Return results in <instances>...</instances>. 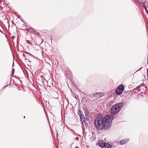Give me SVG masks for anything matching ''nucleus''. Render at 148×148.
Segmentation results:
<instances>
[{"mask_svg":"<svg viewBox=\"0 0 148 148\" xmlns=\"http://www.w3.org/2000/svg\"><path fill=\"white\" fill-rule=\"evenodd\" d=\"M123 103L122 102L116 103L113 105L111 109V113L112 114H117L123 107Z\"/></svg>","mask_w":148,"mask_h":148,"instance_id":"obj_2","label":"nucleus"},{"mask_svg":"<svg viewBox=\"0 0 148 148\" xmlns=\"http://www.w3.org/2000/svg\"><path fill=\"white\" fill-rule=\"evenodd\" d=\"M129 140V139H123L120 141V143L121 145H123L127 143Z\"/></svg>","mask_w":148,"mask_h":148,"instance_id":"obj_6","label":"nucleus"},{"mask_svg":"<svg viewBox=\"0 0 148 148\" xmlns=\"http://www.w3.org/2000/svg\"><path fill=\"white\" fill-rule=\"evenodd\" d=\"M113 117L112 114L111 115L107 114L105 116L103 117V118L107 119L106 121V123L107 124H108V127L111 124V122L113 120Z\"/></svg>","mask_w":148,"mask_h":148,"instance_id":"obj_3","label":"nucleus"},{"mask_svg":"<svg viewBox=\"0 0 148 148\" xmlns=\"http://www.w3.org/2000/svg\"><path fill=\"white\" fill-rule=\"evenodd\" d=\"M140 85L138 86L136 88L134 89V90H137V91H140V90H139V88H140Z\"/></svg>","mask_w":148,"mask_h":148,"instance_id":"obj_10","label":"nucleus"},{"mask_svg":"<svg viewBox=\"0 0 148 148\" xmlns=\"http://www.w3.org/2000/svg\"><path fill=\"white\" fill-rule=\"evenodd\" d=\"M106 143L102 140H100L98 142L99 146L102 148H105V145Z\"/></svg>","mask_w":148,"mask_h":148,"instance_id":"obj_5","label":"nucleus"},{"mask_svg":"<svg viewBox=\"0 0 148 148\" xmlns=\"http://www.w3.org/2000/svg\"><path fill=\"white\" fill-rule=\"evenodd\" d=\"M24 118H25V116H24Z\"/></svg>","mask_w":148,"mask_h":148,"instance_id":"obj_37","label":"nucleus"},{"mask_svg":"<svg viewBox=\"0 0 148 148\" xmlns=\"http://www.w3.org/2000/svg\"><path fill=\"white\" fill-rule=\"evenodd\" d=\"M85 124V125L86 127H87L88 126V123H87L86 122L84 123Z\"/></svg>","mask_w":148,"mask_h":148,"instance_id":"obj_16","label":"nucleus"},{"mask_svg":"<svg viewBox=\"0 0 148 148\" xmlns=\"http://www.w3.org/2000/svg\"><path fill=\"white\" fill-rule=\"evenodd\" d=\"M11 84V82H10V83H9V85H10Z\"/></svg>","mask_w":148,"mask_h":148,"instance_id":"obj_30","label":"nucleus"},{"mask_svg":"<svg viewBox=\"0 0 148 148\" xmlns=\"http://www.w3.org/2000/svg\"><path fill=\"white\" fill-rule=\"evenodd\" d=\"M100 97V96H99V97L98 96V97H97V98H98V97Z\"/></svg>","mask_w":148,"mask_h":148,"instance_id":"obj_32","label":"nucleus"},{"mask_svg":"<svg viewBox=\"0 0 148 148\" xmlns=\"http://www.w3.org/2000/svg\"><path fill=\"white\" fill-rule=\"evenodd\" d=\"M145 86V88L146 89L147 88V86Z\"/></svg>","mask_w":148,"mask_h":148,"instance_id":"obj_23","label":"nucleus"},{"mask_svg":"<svg viewBox=\"0 0 148 148\" xmlns=\"http://www.w3.org/2000/svg\"><path fill=\"white\" fill-rule=\"evenodd\" d=\"M124 89V86L122 84L119 85L116 89V94L118 95H120Z\"/></svg>","mask_w":148,"mask_h":148,"instance_id":"obj_4","label":"nucleus"},{"mask_svg":"<svg viewBox=\"0 0 148 148\" xmlns=\"http://www.w3.org/2000/svg\"><path fill=\"white\" fill-rule=\"evenodd\" d=\"M14 66V63H13L12 64V67H13V66Z\"/></svg>","mask_w":148,"mask_h":148,"instance_id":"obj_24","label":"nucleus"},{"mask_svg":"<svg viewBox=\"0 0 148 148\" xmlns=\"http://www.w3.org/2000/svg\"><path fill=\"white\" fill-rule=\"evenodd\" d=\"M97 95V93H96V94H95V96H96V95Z\"/></svg>","mask_w":148,"mask_h":148,"instance_id":"obj_29","label":"nucleus"},{"mask_svg":"<svg viewBox=\"0 0 148 148\" xmlns=\"http://www.w3.org/2000/svg\"><path fill=\"white\" fill-rule=\"evenodd\" d=\"M12 23L13 24V23L14 24V22H13V21H12Z\"/></svg>","mask_w":148,"mask_h":148,"instance_id":"obj_27","label":"nucleus"},{"mask_svg":"<svg viewBox=\"0 0 148 148\" xmlns=\"http://www.w3.org/2000/svg\"><path fill=\"white\" fill-rule=\"evenodd\" d=\"M80 118H83L84 116V114H82L80 115L79 116Z\"/></svg>","mask_w":148,"mask_h":148,"instance_id":"obj_19","label":"nucleus"},{"mask_svg":"<svg viewBox=\"0 0 148 148\" xmlns=\"http://www.w3.org/2000/svg\"><path fill=\"white\" fill-rule=\"evenodd\" d=\"M13 38H14V37H13V38L12 37V39H14Z\"/></svg>","mask_w":148,"mask_h":148,"instance_id":"obj_33","label":"nucleus"},{"mask_svg":"<svg viewBox=\"0 0 148 148\" xmlns=\"http://www.w3.org/2000/svg\"><path fill=\"white\" fill-rule=\"evenodd\" d=\"M14 69H12V74L11 75L12 76H13V75H14Z\"/></svg>","mask_w":148,"mask_h":148,"instance_id":"obj_14","label":"nucleus"},{"mask_svg":"<svg viewBox=\"0 0 148 148\" xmlns=\"http://www.w3.org/2000/svg\"><path fill=\"white\" fill-rule=\"evenodd\" d=\"M106 147L105 148H111L112 146L109 143H106L105 145Z\"/></svg>","mask_w":148,"mask_h":148,"instance_id":"obj_7","label":"nucleus"},{"mask_svg":"<svg viewBox=\"0 0 148 148\" xmlns=\"http://www.w3.org/2000/svg\"><path fill=\"white\" fill-rule=\"evenodd\" d=\"M54 93H55L56 94H57V92H56V91H55V92Z\"/></svg>","mask_w":148,"mask_h":148,"instance_id":"obj_25","label":"nucleus"},{"mask_svg":"<svg viewBox=\"0 0 148 148\" xmlns=\"http://www.w3.org/2000/svg\"><path fill=\"white\" fill-rule=\"evenodd\" d=\"M133 91L135 93H137V94H138L137 92L138 91H137V90H134V89L133 90Z\"/></svg>","mask_w":148,"mask_h":148,"instance_id":"obj_15","label":"nucleus"},{"mask_svg":"<svg viewBox=\"0 0 148 148\" xmlns=\"http://www.w3.org/2000/svg\"><path fill=\"white\" fill-rule=\"evenodd\" d=\"M44 78L42 76H41L38 79V80H39L40 82H42L43 81V79L42 78Z\"/></svg>","mask_w":148,"mask_h":148,"instance_id":"obj_12","label":"nucleus"},{"mask_svg":"<svg viewBox=\"0 0 148 148\" xmlns=\"http://www.w3.org/2000/svg\"><path fill=\"white\" fill-rule=\"evenodd\" d=\"M107 120V119L103 118L102 115L98 116L95 119L94 121L95 128L99 130L107 129L108 127V125L106 123Z\"/></svg>","mask_w":148,"mask_h":148,"instance_id":"obj_1","label":"nucleus"},{"mask_svg":"<svg viewBox=\"0 0 148 148\" xmlns=\"http://www.w3.org/2000/svg\"><path fill=\"white\" fill-rule=\"evenodd\" d=\"M143 68L142 67H141L137 71L140 70L142 68Z\"/></svg>","mask_w":148,"mask_h":148,"instance_id":"obj_21","label":"nucleus"},{"mask_svg":"<svg viewBox=\"0 0 148 148\" xmlns=\"http://www.w3.org/2000/svg\"><path fill=\"white\" fill-rule=\"evenodd\" d=\"M13 38H14V37H13V38L12 37V39H14Z\"/></svg>","mask_w":148,"mask_h":148,"instance_id":"obj_34","label":"nucleus"},{"mask_svg":"<svg viewBox=\"0 0 148 148\" xmlns=\"http://www.w3.org/2000/svg\"><path fill=\"white\" fill-rule=\"evenodd\" d=\"M141 96H142V97H143V95L142 94V95H141Z\"/></svg>","mask_w":148,"mask_h":148,"instance_id":"obj_31","label":"nucleus"},{"mask_svg":"<svg viewBox=\"0 0 148 148\" xmlns=\"http://www.w3.org/2000/svg\"><path fill=\"white\" fill-rule=\"evenodd\" d=\"M30 55H31V56H32L34 57L32 55V54H30Z\"/></svg>","mask_w":148,"mask_h":148,"instance_id":"obj_26","label":"nucleus"},{"mask_svg":"<svg viewBox=\"0 0 148 148\" xmlns=\"http://www.w3.org/2000/svg\"><path fill=\"white\" fill-rule=\"evenodd\" d=\"M147 64H148V60L147 61Z\"/></svg>","mask_w":148,"mask_h":148,"instance_id":"obj_36","label":"nucleus"},{"mask_svg":"<svg viewBox=\"0 0 148 148\" xmlns=\"http://www.w3.org/2000/svg\"><path fill=\"white\" fill-rule=\"evenodd\" d=\"M27 42V43L28 44H29L30 45H31V46L32 45V43L29 41H28V42Z\"/></svg>","mask_w":148,"mask_h":148,"instance_id":"obj_17","label":"nucleus"},{"mask_svg":"<svg viewBox=\"0 0 148 148\" xmlns=\"http://www.w3.org/2000/svg\"><path fill=\"white\" fill-rule=\"evenodd\" d=\"M78 114L79 115V116L83 114L82 112L80 110H78Z\"/></svg>","mask_w":148,"mask_h":148,"instance_id":"obj_13","label":"nucleus"},{"mask_svg":"<svg viewBox=\"0 0 148 148\" xmlns=\"http://www.w3.org/2000/svg\"><path fill=\"white\" fill-rule=\"evenodd\" d=\"M8 82H7V84H8Z\"/></svg>","mask_w":148,"mask_h":148,"instance_id":"obj_35","label":"nucleus"},{"mask_svg":"<svg viewBox=\"0 0 148 148\" xmlns=\"http://www.w3.org/2000/svg\"><path fill=\"white\" fill-rule=\"evenodd\" d=\"M143 8L145 9V10H147V9L146 8V7L145 6Z\"/></svg>","mask_w":148,"mask_h":148,"instance_id":"obj_22","label":"nucleus"},{"mask_svg":"<svg viewBox=\"0 0 148 148\" xmlns=\"http://www.w3.org/2000/svg\"><path fill=\"white\" fill-rule=\"evenodd\" d=\"M8 86V85H6L3 88H4V89L5 88Z\"/></svg>","mask_w":148,"mask_h":148,"instance_id":"obj_20","label":"nucleus"},{"mask_svg":"<svg viewBox=\"0 0 148 148\" xmlns=\"http://www.w3.org/2000/svg\"><path fill=\"white\" fill-rule=\"evenodd\" d=\"M80 121L82 122V123H84L85 122V119L84 116L83 118H80Z\"/></svg>","mask_w":148,"mask_h":148,"instance_id":"obj_8","label":"nucleus"},{"mask_svg":"<svg viewBox=\"0 0 148 148\" xmlns=\"http://www.w3.org/2000/svg\"><path fill=\"white\" fill-rule=\"evenodd\" d=\"M139 85L140 86V87L144 86H145V84H144V83H142Z\"/></svg>","mask_w":148,"mask_h":148,"instance_id":"obj_18","label":"nucleus"},{"mask_svg":"<svg viewBox=\"0 0 148 148\" xmlns=\"http://www.w3.org/2000/svg\"><path fill=\"white\" fill-rule=\"evenodd\" d=\"M0 32H2V31L0 29Z\"/></svg>","mask_w":148,"mask_h":148,"instance_id":"obj_28","label":"nucleus"},{"mask_svg":"<svg viewBox=\"0 0 148 148\" xmlns=\"http://www.w3.org/2000/svg\"><path fill=\"white\" fill-rule=\"evenodd\" d=\"M147 4L148 6V1H145L144 2V3L142 2L141 4V5H142L143 7L144 8V7L145 6V5H146V4L145 5L144 4Z\"/></svg>","mask_w":148,"mask_h":148,"instance_id":"obj_9","label":"nucleus"},{"mask_svg":"<svg viewBox=\"0 0 148 148\" xmlns=\"http://www.w3.org/2000/svg\"><path fill=\"white\" fill-rule=\"evenodd\" d=\"M82 108L83 109V110L84 111V112L85 114H87V112H88V110L87 109H85V107L83 106L82 107Z\"/></svg>","mask_w":148,"mask_h":148,"instance_id":"obj_11","label":"nucleus"}]
</instances>
